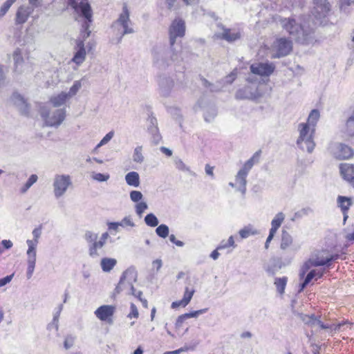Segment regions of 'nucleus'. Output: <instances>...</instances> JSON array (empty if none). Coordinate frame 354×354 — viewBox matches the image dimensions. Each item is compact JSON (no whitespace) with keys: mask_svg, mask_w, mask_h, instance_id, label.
Here are the masks:
<instances>
[{"mask_svg":"<svg viewBox=\"0 0 354 354\" xmlns=\"http://www.w3.org/2000/svg\"><path fill=\"white\" fill-rule=\"evenodd\" d=\"M207 310V308H203L198 310H196L194 312H191L189 313H185L187 318H192V317H197L198 315H202L205 313H206Z\"/></svg>","mask_w":354,"mask_h":354,"instance_id":"bf43d9fd","label":"nucleus"},{"mask_svg":"<svg viewBox=\"0 0 354 354\" xmlns=\"http://www.w3.org/2000/svg\"><path fill=\"white\" fill-rule=\"evenodd\" d=\"M72 185L71 178L67 174H56L53 178V194L56 198L63 196Z\"/></svg>","mask_w":354,"mask_h":354,"instance_id":"1a4fd4ad","label":"nucleus"},{"mask_svg":"<svg viewBox=\"0 0 354 354\" xmlns=\"http://www.w3.org/2000/svg\"><path fill=\"white\" fill-rule=\"evenodd\" d=\"M68 99L70 98L66 92H61L56 95L52 96L50 99V102L54 107H59L64 105Z\"/></svg>","mask_w":354,"mask_h":354,"instance_id":"cd10ccee","label":"nucleus"},{"mask_svg":"<svg viewBox=\"0 0 354 354\" xmlns=\"http://www.w3.org/2000/svg\"><path fill=\"white\" fill-rule=\"evenodd\" d=\"M129 197L132 202L138 203L142 201L144 196L143 194L137 190L131 191L129 193Z\"/></svg>","mask_w":354,"mask_h":354,"instance_id":"09e8293b","label":"nucleus"},{"mask_svg":"<svg viewBox=\"0 0 354 354\" xmlns=\"http://www.w3.org/2000/svg\"><path fill=\"white\" fill-rule=\"evenodd\" d=\"M292 243V238L288 232L283 231L281 234V242L280 248L282 250L287 249Z\"/></svg>","mask_w":354,"mask_h":354,"instance_id":"58836bf2","label":"nucleus"},{"mask_svg":"<svg viewBox=\"0 0 354 354\" xmlns=\"http://www.w3.org/2000/svg\"><path fill=\"white\" fill-rule=\"evenodd\" d=\"M68 3L77 14L86 19V21L82 24V28L84 29L83 37L84 39L88 37L91 34V31L88 30L89 23L92 21L93 12L88 0H68Z\"/></svg>","mask_w":354,"mask_h":354,"instance_id":"20e7f679","label":"nucleus"},{"mask_svg":"<svg viewBox=\"0 0 354 354\" xmlns=\"http://www.w3.org/2000/svg\"><path fill=\"white\" fill-rule=\"evenodd\" d=\"M236 77V73L234 71L230 75H227L225 79V83L226 84H232Z\"/></svg>","mask_w":354,"mask_h":354,"instance_id":"0e129e2a","label":"nucleus"},{"mask_svg":"<svg viewBox=\"0 0 354 354\" xmlns=\"http://www.w3.org/2000/svg\"><path fill=\"white\" fill-rule=\"evenodd\" d=\"M149 122L153 124V127H148V130L150 134L152 136L153 142L157 145L161 140V136L157 127V120L155 118L151 117L149 118Z\"/></svg>","mask_w":354,"mask_h":354,"instance_id":"a878e982","label":"nucleus"},{"mask_svg":"<svg viewBox=\"0 0 354 354\" xmlns=\"http://www.w3.org/2000/svg\"><path fill=\"white\" fill-rule=\"evenodd\" d=\"M39 113L48 127H57L66 118V109L64 108L50 110L48 106H44L41 107Z\"/></svg>","mask_w":354,"mask_h":354,"instance_id":"423d86ee","label":"nucleus"},{"mask_svg":"<svg viewBox=\"0 0 354 354\" xmlns=\"http://www.w3.org/2000/svg\"><path fill=\"white\" fill-rule=\"evenodd\" d=\"M194 292H195V290L194 289L190 290L188 287L185 288L183 298L185 303L188 304L190 302V301L194 294Z\"/></svg>","mask_w":354,"mask_h":354,"instance_id":"4d7b16f0","label":"nucleus"},{"mask_svg":"<svg viewBox=\"0 0 354 354\" xmlns=\"http://www.w3.org/2000/svg\"><path fill=\"white\" fill-rule=\"evenodd\" d=\"M11 102L22 115H28L29 114L30 110V104L20 94L14 93L11 96Z\"/></svg>","mask_w":354,"mask_h":354,"instance_id":"a211bd4d","label":"nucleus"},{"mask_svg":"<svg viewBox=\"0 0 354 354\" xmlns=\"http://www.w3.org/2000/svg\"><path fill=\"white\" fill-rule=\"evenodd\" d=\"M187 319V317H186V315L184 314V315H180L177 320H176V328H180L182 326V324L183 323L185 322V320Z\"/></svg>","mask_w":354,"mask_h":354,"instance_id":"774afa93","label":"nucleus"},{"mask_svg":"<svg viewBox=\"0 0 354 354\" xmlns=\"http://www.w3.org/2000/svg\"><path fill=\"white\" fill-rule=\"evenodd\" d=\"M313 212V210L311 207H304L295 213L294 217L292 218V220L294 221L295 219L302 218L303 216H308Z\"/></svg>","mask_w":354,"mask_h":354,"instance_id":"79ce46f5","label":"nucleus"},{"mask_svg":"<svg viewBox=\"0 0 354 354\" xmlns=\"http://www.w3.org/2000/svg\"><path fill=\"white\" fill-rule=\"evenodd\" d=\"M82 84L81 80H76L74 82L73 85L70 88V90L66 93L69 98L75 95L79 90L81 88Z\"/></svg>","mask_w":354,"mask_h":354,"instance_id":"37998d69","label":"nucleus"},{"mask_svg":"<svg viewBox=\"0 0 354 354\" xmlns=\"http://www.w3.org/2000/svg\"><path fill=\"white\" fill-rule=\"evenodd\" d=\"M337 203L344 213V220L346 221L348 217V216L346 214V212L352 205L351 199L346 196H339L337 198Z\"/></svg>","mask_w":354,"mask_h":354,"instance_id":"7c9ffc66","label":"nucleus"},{"mask_svg":"<svg viewBox=\"0 0 354 354\" xmlns=\"http://www.w3.org/2000/svg\"><path fill=\"white\" fill-rule=\"evenodd\" d=\"M299 317L305 324L310 326L311 328L319 327L322 329H328L330 328V326L323 324L319 317H315V315H308L300 314Z\"/></svg>","mask_w":354,"mask_h":354,"instance_id":"6ab92c4d","label":"nucleus"},{"mask_svg":"<svg viewBox=\"0 0 354 354\" xmlns=\"http://www.w3.org/2000/svg\"><path fill=\"white\" fill-rule=\"evenodd\" d=\"M138 273L135 268H127L122 274L120 281L115 288V292L120 293L124 290H130L131 294H135L133 283L137 281Z\"/></svg>","mask_w":354,"mask_h":354,"instance_id":"6e6552de","label":"nucleus"},{"mask_svg":"<svg viewBox=\"0 0 354 354\" xmlns=\"http://www.w3.org/2000/svg\"><path fill=\"white\" fill-rule=\"evenodd\" d=\"M145 222L147 225L150 227H156L158 225V220L157 217L152 213L148 214L145 217Z\"/></svg>","mask_w":354,"mask_h":354,"instance_id":"c03bdc74","label":"nucleus"},{"mask_svg":"<svg viewBox=\"0 0 354 354\" xmlns=\"http://www.w3.org/2000/svg\"><path fill=\"white\" fill-rule=\"evenodd\" d=\"M292 49V41L286 38L277 39L272 45L273 57H281L288 55Z\"/></svg>","mask_w":354,"mask_h":354,"instance_id":"f8f14e48","label":"nucleus"},{"mask_svg":"<svg viewBox=\"0 0 354 354\" xmlns=\"http://www.w3.org/2000/svg\"><path fill=\"white\" fill-rule=\"evenodd\" d=\"M148 209V205L145 201H140L136 204L135 205V211L137 215L140 217L142 216L144 212Z\"/></svg>","mask_w":354,"mask_h":354,"instance_id":"de8ad7c7","label":"nucleus"},{"mask_svg":"<svg viewBox=\"0 0 354 354\" xmlns=\"http://www.w3.org/2000/svg\"><path fill=\"white\" fill-rule=\"evenodd\" d=\"M323 275V271L320 270H312L309 272V273L307 274L306 279H304V282L302 283L301 286V290H302L314 277L320 278Z\"/></svg>","mask_w":354,"mask_h":354,"instance_id":"f704fd0d","label":"nucleus"},{"mask_svg":"<svg viewBox=\"0 0 354 354\" xmlns=\"http://www.w3.org/2000/svg\"><path fill=\"white\" fill-rule=\"evenodd\" d=\"M257 233L258 232L256 230L253 229L250 226L245 227L239 231V234L242 239H246L249 236L257 234Z\"/></svg>","mask_w":354,"mask_h":354,"instance_id":"49530a36","label":"nucleus"},{"mask_svg":"<svg viewBox=\"0 0 354 354\" xmlns=\"http://www.w3.org/2000/svg\"><path fill=\"white\" fill-rule=\"evenodd\" d=\"M84 239L88 243V245H93L97 239V234L91 231H87L84 234Z\"/></svg>","mask_w":354,"mask_h":354,"instance_id":"6e6d98bb","label":"nucleus"},{"mask_svg":"<svg viewBox=\"0 0 354 354\" xmlns=\"http://www.w3.org/2000/svg\"><path fill=\"white\" fill-rule=\"evenodd\" d=\"M91 177L93 180L99 181V182H104L109 179V174H104L101 173H95L93 172L91 174Z\"/></svg>","mask_w":354,"mask_h":354,"instance_id":"5fc2aeb1","label":"nucleus"},{"mask_svg":"<svg viewBox=\"0 0 354 354\" xmlns=\"http://www.w3.org/2000/svg\"><path fill=\"white\" fill-rule=\"evenodd\" d=\"M12 56L14 60V71L17 74L24 73L28 67V64L24 62L21 50L19 48L16 49Z\"/></svg>","mask_w":354,"mask_h":354,"instance_id":"4be33fe9","label":"nucleus"},{"mask_svg":"<svg viewBox=\"0 0 354 354\" xmlns=\"http://www.w3.org/2000/svg\"><path fill=\"white\" fill-rule=\"evenodd\" d=\"M62 309H63V305L62 304L59 305V306L57 307V312L55 313V315L53 316V322H52V323L50 324H49L48 328H50L53 326H54L55 330H58V328H59V325H58L59 317V315H60V313H61Z\"/></svg>","mask_w":354,"mask_h":354,"instance_id":"a18cd8bd","label":"nucleus"},{"mask_svg":"<svg viewBox=\"0 0 354 354\" xmlns=\"http://www.w3.org/2000/svg\"><path fill=\"white\" fill-rule=\"evenodd\" d=\"M281 268V263L275 259H270L264 265V269L269 275H274Z\"/></svg>","mask_w":354,"mask_h":354,"instance_id":"bb28decb","label":"nucleus"},{"mask_svg":"<svg viewBox=\"0 0 354 354\" xmlns=\"http://www.w3.org/2000/svg\"><path fill=\"white\" fill-rule=\"evenodd\" d=\"M38 177L36 174H32L28 180L26 181L25 185L21 188V192L22 194L26 193L28 189L37 182Z\"/></svg>","mask_w":354,"mask_h":354,"instance_id":"a19ab883","label":"nucleus"},{"mask_svg":"<svg viewBox=\"0 0 354 354\" xmlns=\"http://www.w3.org/2000/svg\"><path fill=\"white\" fill-rule=\"evenodd\" d=\"M288 278L286 277H276L274 279V284L277 288V291L280 295H283L287 284Z\"/></svg>","mask_w":354,"mask_h":354,"instance_id":"c9c22d12","label":"nucleus"},{"mask_svg":"<svg viewBox=\"0 0 354 354\" xmlns=\"http://www.w3.org/2000/svg\"><path fill=\"white\" fill-rule=\"evenodd\" d=\"M129 17V11L127 8V5L124 4L122 8V13L120 15L117 21L114 23L115 26H120L122 27L123 31L122 32L121 37L125 35L131 34L134 32V30L131 26L132 24Z\"/></svg>","mask_w":354,"mask_h":354,"instance_id":"9b49d317","label":"nucleus"},{"mask_svg":"<svg viewBox=\"0 0 354 354\" xmlns=\"http://www.w3.org/2000/svg\"><path fill=\"white\" fill-rule=\"evenodd\" d=\"M314 4L318 12L326 14L330 10V6L327 0H314Z\"/></svg>","mask_w":354,"mask_h":354,"instance_id":"e433bc0d","label":"nucleus"},{"mask_svg":"<svg viewBox=\"0 0 354 354\" xmlns=\"http://www.w3.org/2000/svg\"><path fill=\"white\" fill-rule=\"evenodd\" d=\"M216 115V111L215 109L212 108L210 110L209 115L207 113L204 114L205 120L207 122H210Z\"/></svg>","mask_w":354,"mask_h":354,"instance_id":"69168bd1","label":"nucleus"},{"mask_svg":"<svg viewBox=\"0 0 354 354\" xmlns=\"http://www.w3.org/2000/svg\"><path fill=\"white\" fill-rule=\"evenodd\" d=\"M274 70V66L272 63H254L250 66V71L260 76H269Z\"/></svg>","mask_w":354,"mask_h":354,"instance_id":"dca6fc26","label":"nucleus"},{"mask_svg":"<svg viewBox=\"0 0 354 354\" xmlns=\"http://www.w3.org/2000/svg\"><path fill=\"white\" fill-rule=\"evenodd\" d=\"M158 83L160 95L163 97L169 96L174 85V80L169 77L160 75L158 77Z\"/></svg>","mask_w":354,"mask_h":354,"instance_id":"f3484780","label":"nucleus"},{"mask_svg":"<svg viewBox=\"0 0 354 354\" xmlns=\"http://www.w3.org/2000/svg\"><path fill=\"white\" fill-rule=\"evenodd\" d=\"M174 164H175L176 167L178 170L190 172L189 167H187L180 158H174Z\"/></svg>","mask_w":354,"mask_h":354,"instance_id":"864d4df0","label":"nucleus"},{"mask_svg":"<svg viewBox=\"0 0 354 354\" xmlns=\"http://www.w3.org/2000/svg\"><path fill=\"white\" fill-rule=\"evenodd\" d=\"M76 337L73 335H68L66 336L64 342V347L66 350L70 349L75 343Z\"/></svg>","mask_w":354,"mask_h":354,"instance_id":"3c124183","label":"nucleus"},{"mask_svg":"<svg viewBox=\"0 0 354 354\" xmlns=\"http://www.w3.org/2000/svg\"><path fill=\"white\" fill-rule=\"evenodd\" d=\"M340 174L346 180L350 182L353 186L354 181V165L342 163L339 166Z\"/></svg>","mask_w":354,"mask_h":354,"instance_id":"393cba45","label":"nucleus"},{"mask_svg":"<svg viewBox=\"0 0 354 354\" xmlns=\"http://www.w3.org/2000/svg\"><path fill=\"white\" fill-rule=\"evenodd\" d=\"M114 132L113 131L109 132L102 140L101 141L97 144V148H99L106 143H108L113 137Z\"/></svg>","mask_w":354,"mask_h":354,"instance_id":"13d9d810","label":"nucleus"},{"mask_svg":"<svg viewBox=\"0 0 354 354\" xmlns=\"http://www.w3.org/2000/svg\"><path fill=\"white\" fill-rule=\"evenodd\" d=\"M259 96L260 94L255 84L244 86L236 93V98L239 100H255Z\"/></svg>","mask_w":354,"mask_h":354,"instance_id":"4468645a","label":"nucleus"},{"mask_svg":"<svg viewBox=\"0 0 354 354\" xmlns=\"http://www.w3.org/2000/svg\"><path fill=\"white\" fill-rule=\"evenodd\" d=\"M75 50L76 52L72 59V61L79 66L84 62L86 55L83 41L79 40L77 41Z\"/></svg>","mask_w":354,"mask_h":354,"instance_id":"b1692460","label":"nucleus"},{"mask_svg":"<svg viewBox=\"0 0 354 354\" xmlns=\"http://www.w3.org/2000/svg\"><path fill=\"white\" fill-rule=\"evenodd\" d=\"M328 266V260L326 258H312L308 262H306L304 266V270H307L311 266Z\"/></svg>","mask_w":354,"mask_h":354,"instance_id":"c756f323","label":"nucleus"},{"mask_svg":"<svg viewBox=\"0 0 354 354\" xmlns=\"http://www.w3.org/2000/svg\"><path fill=\"white\" fill-rule=\"evenodd\" d=\"M16 0H7L0 8V18L3 17Z\"/></svg>","mask_w":354,"mask_h":354,"instance_id":"603ef678","label":"nucleus"},{"mask_svg":"<svg viewBox=\"0 0 354 354\" xmlns=\"http://www.w3.org/2000/svg\"><path fill=\"white\" fill-rule=\"evenodd\" d=\"M125 180L128 185L133 187H138L140 186V176L136 171H130L125 176Z\"/></svg>","mask_w":354,"mask_h":354,"instance_id":"c85d7f7f","label":"nucleus"},{"mask_svg":"<svg viewBox=\"0 0 354 354\" xmlns=\"http://www.w3.org/2000/svg\"><path fill=\"white\" fill-rule=\"evenodd\" d=\"M298 130L299 136L297 140V144L300 149L306 150L308 153H312L315 143L314 142V134L315 129H311L306 124H299Z\"/></svg>","mask_w":354,"mask_h":354,"instance_id":"0eeeda50","label":"nucleus"},{"mask_svg":"<svg viewBox=\"0 0 354 354\" xmlns=\"http://www.w3.org/2000/svg\"><path fill=\"white\" fill-rule=\"evenodd\" d=\"M115 311V307L110 305H104L99 307L95 311V316L102 321L111 322V317Z\"/></svg>","mask_w":354,"mask_h":354,"instance_id":"5701e85b","label":"nucleus"},{"mask_svg":"<svg viewBox=\"0 0 354 354\" xmlns=\"http://www.w3.org/2000/svg\"><path fill=\"white\" fill-rule=\"evenodd\" d=\"M116 263L115 259L105 257L102 259L100 266L104 272H109L115 266Z\"/></svg>","mask_w":354,"mask_h":354,"instance_id":"473e14b6","label":"nucleus"},{"mask_svg":"<svg viewBox=\"0 0 354 354\" xmlns=\"http://www.w3.org/2000/svg\"><path fill=\"white\" fill-rule=\"evenodd\" d=\"M32 12V7H30L26 5H22L19 6L16 12L15 24H24L27 21L28 17Z\"/></svg>","mask_w":354,"mask_h":354,"instance_id":"412c9836","label":"nucleus"},{"mask_svg":"<svg viewBox=\"0 0 354 354\" xmlns=\"http://www.w3.org/2000/svg\"><path fill=\"white\" fill-rule=\"evenodd\" d=\"M41 232L42 225H40L32 230V234L33 239H28L26 241V244L28 245V250L26 251L28 266L26 277L28 279L32 277L35 270L37 259V248L39 243V239L41 235Z\"/></svg>","mask_w":354,"mask_h":354,"instance_id":"f03ea898","label":"nucleus"},{"mask_svg":"<svg viewBox=\"0 0 354 354\" xmlns=\"http://www.w3.org/2000/svg\"><path fill=\"white\" fill-rule=\"evenodd\" d=\"M152 64L159 70H165L173 64H178L182 60L181 53L175 46L169 45L165 48L160 45L151 49Z\"/></svg>","mask_w":354,"mask_h":354,"instance_id":"f257e3e1","label":"nucleus"},{"mask_svg":"<svg viewBox=\"0 0 354 354\" xmlns=\"http://www.w3.org/2000/svg\"><path fill=\"white\" fill-rule=\"evenodd\" d=\"M284 218L285 215L283 214V213L279 212L278 214H277L271 222L272 227L270 230L277 232L279 227L281 226V223H283Z\"/></svg>","mask_w":354,"mask_h":354,"instance_id":"4c0bfd02","label":"nucleus"},{"mask_svg":"<svg viewBox=\"0 0 354 354\" xmlns=\"http://www.w3.org/2000/svg\"><path fill=\"white\" fill-rule=\"evenodd\" d=\"M109 237L108 232L103 233L100 239H97L93 243V245H88V254L92 258H97L100 256L98 250L102 249L105 245L106 240Z\"/></svg>","mask_w":354,"mask_h":354,"instance_id":"aec40b11","label":"nucleus"},{"mask_svg":"<svg viewBox=\"0 0 354 354\" xmlns=\"http://www.w3.org/2000/svg\"><path fill=\"white\" fill-rule=\"evenodd\" d=\"M120 226L125 227V226H131L133 227L135 225L134 223L132 221L130 216H126L124 217L121 222H120Z\"/></svg>","mask_w":354,"mask_h":354,"instance_id":"052dcab7","label":"nucleus"},{"mask_svg":"<svg viewBox=\"0 0 354 354\" xmlns=\"http://www.w3.org/2000/svg\"><path fill=\"white\" fill-rule=\"evenodd\" d=\"M156 232L160 237L166 238L169 235V227L165 224H161L156 228Z\"/></svg>","mask_w":354,"mask_h":354,"instance_id":"8fccbe9b","label":"nucleus"},{"mask_svg":"<svg viewBox=\"0 0 354 354\" xmlns=\"http://www.w3.org/2000/svg\"><path fill=\"white\" fill-rule=\"evenodd\" d=\"M133 162L136 163H142L145 160V157L142 153V147L138 146L133 150V153L132 156Z\"/></svg>","mask_w":354,"mask_h":354,"instance_id":"ea45409f","label":"nucleus"},{"mask_svg":"<svg viewBox=\"0 0 354 354\" xmlns=\"http://www.w3.org/2000/svg\"><path fill=\"white\" fill-rule=\"evenodd\" d=\"M6 84V75L4 73V66L0 65V88Z\"/></svg>","mask_w":354,"mask_h":354,"instance_id":"e2e57ef3","label":"nucleus"},{"mask_svg":"<svg viewBox=\"0 0 354 354\" xmlns=\"http://www.w3.org/2000/svg\"><path fill=\"white\" fill-rule=\"evenodd\" d=\"M221 30L216 31L214 35V39H223L227 42H233L241 38V33L239 31L226 28L222 25L218 26Z\"/></svg>","mask_w":354,"mask_h":354,"instance_id":"ddd939ff","label":"nucleus"},{"mask_svg":"<svg viewBox=\"0 0 354 354\" xmlns=\"http://www.w3.org/2000/svg\"><path fill=\"white\" fill-rule=\"evenodd\" d=\"M261 153V150L256 151L253 156L245 162L243 167L238 171L235 176L236 182L239 185V191H240L243 194H244L246 191V178L248 174L254 165L259 162Z\"/></svg>","mask_w":354,"mask_h":354,"instance_id":"39448f33","label":"nucleus"},{"mask_svg":"<svg viewBox=\"0 0 354 354\" xmlns=\"http://www.w3.org/2000/svg\"><path fill=\"white\" fill-rule=\"evenodd\" d=\"M333 156L337 159H348L353 156V150L342 143H335L331 147Z\"/></svg>","mask_w":354,"mask_h":354,"instance_id":"2eb2a0df","label":"nucleus"},{"mask_svg":"<svg viewBox=\"0 0 354 354\" xmlns=\"http://www.w3.org/2000/svg\"><path fill=\"white\" fill-rule=\"evenodd\" d=\"M345 132L349 136H354V107L351 109L345 127Z\"/></svg>","mask_w":354,"mask_h":354,"instance_id":"72a5a7b5","label":"nucleus"},{"mask_svg":"<svg viewBox=\"0 0 354 354\" xmlns=\"http://www.w3.org/2000/svg\"><path fill=\"white\" fill-rule=\"evenodd\" d=\"M14 274L10 275H8L6 277L0 279V288L6 286L7 283H10L12 279Z\"/></svg>","mask_w":354,"mask_h":354,"instance_id":"338daca9","label":"nucleus"},{"mask_svg":"<svg viewBox=\"0 0 354 354\" xmlns=\"http://www.w3.org/2000/svg\"><path fill=\"white\" fill-rule=\"evenodd\" d=\"M138 315H139V313H138V310L136 306L134 304L131 303V312L128 315V317L130 318H131V317L138 318Z\"/></svg>","mask_w":354,"mask_h":354,"instance_id":"680f3d73","label":"nucleus"},{"mask_svg":"<svg viewBox=\"0 0 354 354\" xmlns=\"http://www.w3.org/2000/svg\"><path fill=\"white\" fill-rule=\"evenodd\" d=\"M281 24L283 29H285L296 40L307 44L313 41V38L311 36V32L304 30L301 24L297 23L295 19H282L281 20Z\"/></svg>","mask_w":354,"mask_h":354,"instance_id":"7ed1b4c3","label":"nucleus"},{"mask_svg":"<svg viewBox=\"0 0 354 354\" xmlns=\"http://www.w3.org/2000/svg\"><path fill=\"white\" fill-rule=\"evenodd\" d=\"M185 33V21L180 19L176 18L172 22L169 28V45L175 46L176 39L178 37L182 38Z\"/></svg>","mask_w":354,"mask_h":354,"instance_id":"9d476101","label":"nucleus"},{"mask_svg":"<svg viewBox=\"0 0 354 354\" xmlns=\"http://www.w3.org/2000/svg\"><path fill=\"white\" fill-rule=\"evenodd\" d=\"M320 117V114L318 110L313 109L310 113L307 122L306 123H301L300 124H306L308 127H310L311 129H315V126L319 120Z\"/></svg>","mask_w":354,"mask_h":354,"instance_id":"2f4dec72","label":"nucleus"}]
</instances>
